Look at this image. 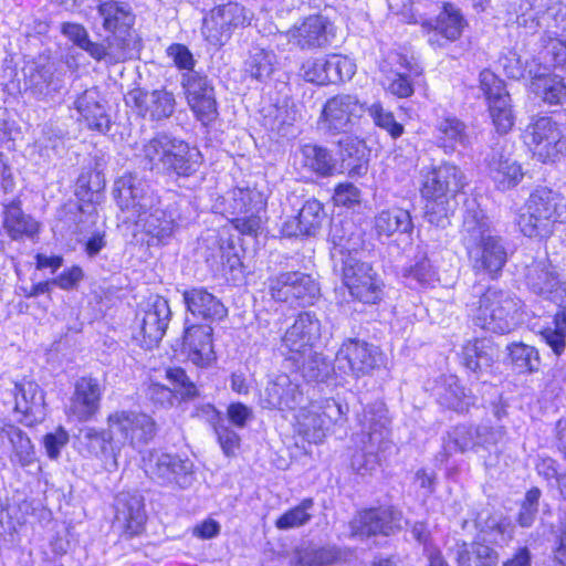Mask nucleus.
<instances>
[{"label": "nucleus", "instance_id": "4", "mask_svg": "<svg viewBox=\"0 0 566 566\" xmlns=\"http://www.w3.org/2000/svg\"><path fill=\"white\" fill-rule=\"evenodd\" d=\"M565 217L566 198L559 191L538 186L530 193L517 226L528 238H548Z\"/></svg>", "mask_w": 566, "mask_h": 566}, {"label": "nucleus", "instance_id": "37", "mask_svg": "<svg viewBox=\"0 0 566 566\" xmlns=\"http://www.w3.org/2000/svg\"><path fill=\"white\" fill-rule=\"evenodd\" d=\"M62 88V80L52 66H29L25 73V91L40 101L52 99Z\"/></svg>", "mask_w": 566, "mask_h": 566}, {"label": "nucleus", "instance_id": "31", "mask_svg": "<svg viewBox=\"0 0 566 566\" xmlns=\"http://www.w3.org/2000/svg\"><path fill=\"white\" fill-rule=\"evenodd\" d=\"M464 23V19L459 9L451 3H444L443 10L439 13L437 19L427 21L423 25L430 30L429 43L431 45L443 46L444 42H442L440 38L446 41L457 40L462 33Z\"/></svg>", "mask_w": 566, "mask_h": 566}, {"label": "nucleus", "instance_id": "49", "mask_svg": "<svg viewBox=\"0 0 566 566\" xmlns=\"http://www.w3.org/2000/svg\"><path fill=\"white\" fill-rule=\"evenodd\" d=\"M276 64V55L273 51L262 48H253L244 63L245 73L258 81H264L271 76Z\"/></svg>", "mask_w": 566, "mask_h": 566}, {"label": "nucleus", "instance_id": "22", "mask_svg": "<svg viewBox=\"0 0 566 566\" xmlns=\"http://www.w3.org/2000/svg\"><path fill=\"white\" fill-rule=\"evenodd\" d=\"M188 104L201 122H209L217 114L213 87L206 76L197 72L182 75Z\"/></svg>", "mask_w": 566, "mask_h": 566}, {"label": "nucleus", "instance_id": "36", "mask_svg": "<svg viewBox=\"0 0 566 566\" xmlns=\"http://www.w3.org/2000/svg\"><path fill=\"white\" fill-rule=\"evenodd\" d=\"M137 223L142 224L148 235L163 243L171 238L177 226L175 212L169 207H155V203L153 209L137 216Z\"/></svg>", "mask_w": 566, "mask_h": 566}, {"label": "nucleus", "instance_id": "5", "mask_svg": "<svg viewBox=\"0 0 566 566\" xmlns=\"http://www.w3.org/2000/svg\"><path fill=\"white\" fill-rule=\"evenodd\" d=\"M388 411L382 402L367 406L359 415V443L361 450L352 458V467L357 473H371L379 462L378 454L390 448Z\"/></svg>", "mask_w": 566, "mask_h": 566}, {"label": "nucleus", "instance_id": "46", "mask_svg": "<svg viewBox=\"0 0 566 566\" xmlns=\"http://www.w3.org/2000/svg\"><path fill=\"white\" fill-rule=\"evenodd\" d=\"M8 440L12 448L10 461L21 468L36 463V453L31 439L18 427L9 429Z\"/></svg>", "mask_w": 566, "mask_h": 566}, {"label": "nucleus", "instance_id": "18", "mask_svg": "<svg viewBox=\"0 0 566 566\" xmlns=\"http://www.w3.org/2000/svg\"><path fill=\"white\" fill-rule=\"evenodd\" d=\"M321 327V322L314 313H300L283 335L282 347L290 356H306L319 338Z\"/></svg>", "mask_w": 566, "mask_h": 566}, {"label": "nucleus", "instance_id": "15", "mask_svg": "<svg viewBox=\"0 0 566 566\" xmlns=\"http://www.w3.org/2000/svg\"><path fill=\"white\" fill-rule=\"evenodd\" d=\"M170 314L168 301L159 295H151L140 304L136 314V324L145 346L151 347L163 338Z\"/></svg>", "mask_w": 566, "mask_h": 566}, {"label": "nucleus", "instance_id": "59", "mask_svg": "<svg viewBox=\"0 0 566 566\" xmlns=\"http://www.w3.org/2000/svg\"><path fill=\"white\" fill-rule=\"evenodd\" d=\"M503 66L507 76L512 78L530 77L533 81L535 77L539 76V71H542L543 67L535 61H532L531 63L528 61H523L516 53H510V55L505 57Z\"/></svg>", "mask_w": 566, "mask_h": 566}, {"label": "nucleus", "instance_id": "63", "mask_svg": "<svg viewBox=\"0 0 566 566\" xmlns=\"http://www.w3.org/2000/svg\"><path fill=\"white\" fill-rule=\"evenodd\" d=\"M539 497L541 490L538 488H532L526 492L517 517V522L522 527H530L534 523L538 512Z\"/></svg>", "mask_w": 566, "mask_h": 566}, {"label": "nucleus", "instance_id": "10", "mask_svg": "<svg viewBox=\"0 0 566 566\" xmlns=\"http://www.w3.org/2000/svg\"><path fill=\"white\" fill-rule=\"evenodd\" d=\"M252 13L238 2L220 4L203 20L202 34L214 45H223L234 29L250 24Z\"/></svg>", "mask_w": 566, "mask_h": 566}, {"label": "nucleus", "instance_id": "53", "mask_svg": "<svg viewBox=\"0 0 566 566\" xmlns=\"http://www.w3.org/2000/svg\"><path fill=\"white\" fill-rule=\"evenodd\" d=\"M313 506L314 501L312 499H304L298 505L290 509L275 521L276 528L290 530L307 524L312 518L311 511Z\"/></svg>", "mask_w": 566, "mask_h": 566}, {"label": "nucleus", "instance_id": "6", "mask_svg": "<svg viewBox=\"0 0 566 566\" xmlns=\"http://www.w3.org/2000/svg\"><path fill=\"white\" fill-rule=\"evenodd\" d=\"M521 301L512 292L489 287L470 307L475 326L495 333L507 334L518 324Z\"/></svg>", "mask_w": 566, "mask_h": 566}, {"label": "nucleus", "instance_id": "20", "mask_svg": "<svg viewBox=\"0 0 566 566\" xmlns=\"http://www.w3.org/2000/svg\"><path fill=\"white\" fill-rule=\"evenodd\" d=\"M401 514L392 509H370L357 514L350 522L353 536L390 535L400 528Z\"/></svg>", "mask_w": 566, "mask_h": 566}, {"label": "nucleus", "instance_id": "21", "mask_svg": "<svg viewBox=\"0 0 566 566\" xmlns=\"http://www.w3.org/2000/svg\"><path fill=\"white\" fill-rule=\"evenodd\" d=\"M61 32L71 40L75 45L86 51L93 59L101 61L108 57L114 62H119L126 59L125 41L119 39V43H114L118 38L107 39V44L92 42L88 39L86 29L78 23L64 22L61 25Z\"/></svg>", "mask_w": 566, "mask_h": 566}, {"label": "nucleus", "instance_id": "35", "mask_svg": "<svg viewBox=\"0 0 566 566\" xmlns=\"http://www.w3.org/2000/svg\"><path fill=\"white\" fill-rule=\"evenodd\" d=\"M3 228L12 240L32 239L39 232V223L23 212L21 202L13 199L3 202Z\"/></svg>", "mask_w": 566, "mask_h": 566}, {"label": "nucleus", "instance_id": "9", "mask_svg": "<svg viewBox=\"0 0 566 566\" xmlns=\"http://www.w3.org/2000/svg\"><path fill=\"white\" fill-rule=\"evenodd\" d=\"M524 139L534 157L544 164L556 161L566 149L559 124L548 116L533 119L525 129Z\"/></svg>", "mask_w": 566, "mask_h": 566}, {"label": "nucleus", "instance_id": "52", "mask_svg": "<svg viewBox=\"0 0 566 566\" xmlns=\"http://www.w3.org/2000/svg\"><path fill=\"white\" fill-rule=\"evenodd\" d=\"M440 146L446 151L454 150L458 145L464 146L468 142L465 126L457 118H444L438 125Z\"/></svg>", "mask_w": 566, "mask_h": 566}, {"label": "nucleus", "instance_id": "51", "mask_svg": "<svg viewBox=\"0 0 566 566\" xmlns=\"http://www.w3.org/2000/svg\"><path fill=\"white\" fill-rule=\"evenodd\" d=\"M301 369L303 377L311 381H323L329 374L331 366L326 358L311 349L304 357L289 356Z\"/></svg>", "mask_w": 566, "mask_h": 566}, {"label": "nucleus", "instance_id": "60", "mask_svg": "<svg viewBox=\"0 0 566 566\" xmlns=\"http://www.w3.org/2000/svg\"><path fill=\"white\" fill-rule=\"evenodd\" d=\"M376 126L385 129L392 138H398L403 134V126L396 122L394 114L386 111L380 103H374L366 108Z\"/></svg>", "mask_w": 566, "mask_h": 566}, {"label": "nucleus", "instance_id": "48", "mask_svg": "<svg viewBox=\"0 0 566 566\" xmlns=\"http://www.w3.org/2000/svg\"><path fill=\"white\" fill-rule=\"evenodd\" d=\"M545 66L539 71V76L532 83L533 90L541 94L543 99L549 104H560L566 99V85L563 78L557 75L546 74Z\"/></svg>", "mask_w": 566, "mask_h": 566}, {"label": "nucleus", "instance_id": "58", "mask_svg": "<svg viewBox=\"0 0 566 566\" xmlns=\"http://www.w3.org/2000/svg\"><path fill=\"white\" fill-rule=\"evenodd\" d=\"M297 216L303 224V233L306 235L315 234L325 219L323 205L316 199L307 200Z\"/></svg>", "mask_w": 566, "mask_h": 566}, {"label": "nucleus", "instance_id": "3", "mask_svg": "<svg viewBox=\"0 0 566 566\" xmlns=\"http://www.w3.org/2000/svg\"><path fill=\"white\" fill-rule=\"evenodd\" d=\"M142 163L157 174L189 177L201 165V154L184 140L160 134L147 140L142 149Z\"/></svg>", "mask_w": 566, "mask_h": 566}, {"label": "nucleus", "instance_id": "12", "mask_svg": "<svg viewBox=\"0 0 566 566\" xmlns=\"http://www.w3.org/2000/svg\"><path fill=\"white\" fill-rule=\"evenodd\" d=\"M365 112L366 106L357 96L349 94L336 95L324 105L318 128L329 135L347 133Z\"/></svg>", "mask_w": 566, "mask_h": 566}, {"label": "nucleus", "instance_id": "11", "mask_svg": "<svg viewBox=\"0 0 566 566\" xmlns=\"http://www.w3.org/2000/svg\"><path fill=\"white\" fill-rule=\"evenodd\" d=\"M78 451L88 458L99 460L103 468L108 472L118 470V458L122 452V442L116 439L115 433L94 427L80 429L76 436Z\"/></svg>", "mask_w": 566, "mask_h": 566}, {"label": "nucleus", "instance_id": "47", "mask_svg": "<svg viewBox=\"0 0 566 566\" xmlns=\"http://www.w3.org/2000/svg\"><path fill=\"white\" fill-rule=\"evenodd\" d=\"M265 201L261 192L250 188H235L230 192L229 212L231 214H248L263 212Z\"/></svg>", "mask_w": 566, "mask_h": 566}, {"label": "nucleus", "instance_id": "26", "mask_svg": "<svg viewBox=\"0 0 566 566\" xmlns=\"http://www.w3.org/2000/svg\"><path fill=\"white\" fill-rule=\"evenodd\" d=\"M331 28L332 24L327 18L313 14L293 25L287 31V40L302 50L323 48L331 41Z\"/></svg>", "mask_w": 566, "mask_h": 566}, {"label": "nucleus", "instance_id": "25", "mask_svg": "<svg viewBox=\"0 0 566 566\" xmlns=\"http://www.w3.org/2000/svg\"><path fill=\"white\" fill-rule=\"evenodd\" d=\"M525 281L536 295L553 302L562 301L566 294L555 268L546 261H536L526 268Z\"/></svg>", "mask_w": 566, "mask_h": 566}, {"label": "nucleus", "instance_id": "55", "mask_svg": "<svg viewBox=\"0 0 566 566\" xmlns=\"http://www.w3.org/2000/svg\"><path fill=\"white\" fill-rule=\"evenodd\" d=\"M479 447L476 428L469 426H457L448 433L446 449L448 452H464Z\"/></svg>", "mask_w": 566, "mask_h": 566}, {"label": "nucleus", "instance_id": "33", "mask_svg": "<svg viewBox=\"0 0 566 566\" xmlns=\"http://www.w3.org/2000/svg\"><path fill=\"white\" fill-rule=\"evenodd\" d=\"M187 310L202 319H221L227 315V308L205 287H192L182 293Z\"/></svg>", "mask_w": 566, "mask_h": 566}, {"label": "nucleus", "instance_id": "50", "mask_svg": "<svg viewBox=\"0 0 566 566\" xmlns=\"http://www.w3.org/2000/svg\"><path fill=\"white\" fill-rule=\"evenodd\" d=\"M542 19L543 31L548 40L566 36V3L552 1L542 12Z\"/></svg>", "mask_w": 566, "mask_h": 566}, {"label": "nucleus", "instance_id": "45", "mask_svg": "<svg viewBox=\"0 0 566 566\" xmlns=\"http://www.w3.org/2000/svg\"><path fill=\"white\" fill-rule=\"evenodd\" d=\"M439 401L442 406L457 412H467L475 405V397L465 391L457 377L450 376L446 379V386L439 396Z\"/></svg>", "mask_w": 566, "mask_h": 566}, {"label": "nucleus", "instance_id": "7", "mask_svg": "<svg viewBox=\"0 0 566 566\" xmlns=\"http://www.w3.org/2000/svg\"><path fill=\"white\" fill-rule=\"evenodd\" d=\"M465 184V176L460 167L450 163L424 167L420 171L421 196L436 203L448 202L464 188Z\"/></svg>", "mask_w": 566, "mask_h": 566}, {"label": "nucleus", "instance_id": "29", "mask_svg": "<svg viewBox=\"0 0 566 566\" xmlns=\"http://www.w3.org/2000/svg\"><path fill=\"white\" fill-rule=\"evenodd\" d=\"M182 352L197 366H208L214 359L212 346V327L210 325H191L186 328Z\"/></svg>", "mask_w": 566, "mask_h": 566}, {"label": "nucleus", "instance_id": "8", "mask_svg": "<svg viewBox=\"0 0 566 566\" xmlns=\"http://www.w3.org/2000/svg\"><path fill=\"white\" fill-rule=\"evenodd\" d=\"M107 427L122 442L133 449L148 444L157 433V423L151 416L136 410H116L108 415Z\"/></svg>", "mask_w": 566, "mask_h": 566}, {"label": "nucleus", "instance_id": "24", "mask_svg": "<svg viewBox=\"0 0 566 566\" xmlns=\"http://www.w3.org/2000/svg\"><path fill=\"white\" fill-rule=\"evenodd\" d=\"M116 523L127 538L138 536L145 530L147 514L144 500L137 493L122 492L115 500Z\"/></svg>", "mask_w": 566, "mask_h": 566}, {"label": "nucleus", "instance_id": "40", "mask_svg": "<svg viewBox=\"0 0 566 566\" xmlns=\"http://www.w3.org/2000/svg\"><path fill=\"white\" fill-rule=\"evenodd\" d=\"M464 366L473 373L490 368L497 358V349L486 338L469 340L462 348Z\"/></svg>", "mask_w": 566, "mask_h": 566}, {"label": "nucleus", "instance_id": "38", "mask_svg": "<svg viewBox=\"0 0 566 566\" xmlns=\"http://www.w3.org/2000/svg\"><path fill=\"white\" fill-rule=\"evenodd\" d=\"M340 166L350 177L364 176L368 170V150L363 140L346 137L338 142Z\"/></svg>", "mask_w": 566, "mask_h": 566}, {"label": "nucleus", "instance_id": "62", "mask_svg": "<svg viewBox=\"0 0 566 566\" xmlns=\"http://www.w3.org/2000/svg\"><path fill=\"white\" fill-rule=\"evenodd\" d=\"M291 276H296V272H284L270 280V292L275 301L293 303L296 282Z\"/></svg>", "mask_w": 566, "mask_h": 566}, {"label": "nucleus", "instance_id": "34", "mask_svg": "<svg viewBox=\"0 0 566 566\" xmlns=\"http://www.w3.org/2000/svg\"><path fill=\"white\" fill-rule=\"evenodd\" d=\"M75 109L86 122L90 129L105 133L109 129L111 120L106 107L102 103L99 92L90 88L83 92L74 102Z\"/></svg>", "mask_w": 566, "mask_h": 566}, {"label": "nucleus", "instance_id": "23", "mask_svg": "<svg viewBox=\"0 0 566 566\" xmlns=\"http://www.w3.org/2000/svg\"><path fill=\"white\" fill-rule=\"evenodd\" d=\"M117 203L122 210H132L139 216L153 209L155 197L149 186L135 175H125L115 182L114 189Z\"/></svg>", "mask_w": 566, "mask_h": 566}, {"label": "nucleus", "instance_id": "17", "mask_svg": "<svg viewBox=\"0 0 566 566\" xmlns=\"http://www.w3.org/2000/svg\"><path fill=\"white\" fill-rule=\"evenodd\" d=\"M145 473L159 483L176 482L184 485L192 472V463L160 450H150L143 458Z\"/></svg>", "mask_w": 566, "mask_h": 566}, {"label": "nucleus", "instance_id": "44", "mask_svg": "<svg viewBox=\"0 0 566 566\" xmlns=\"http://www.w3.org/2000/svg\"><path fill=\"white\" fill-rule=\"evenodd\" d=\"M302 165L318 176L333 175L336 161L332 154L324 147L317 145H305L301 148Z\"/></svg>", "mask_w": 566, "mask_h": 566}, {"label": "nucleus", "instance_id": "27", "mask_svg": "<svg viewBox=\"0 0 566 566\" xmlns=\"http://www.w3.org/2000/svg\"><path fill=\"white\" fill-rule=\"evenodd\" d=\"M490 178L500 191L515 188L524 177L522 165L503 147L493 148L486 158Z\"/></svg>", "mask_w": 566, "mask_h": 566}, {"label": "nucleus", "instance_id": "2", "mask_svg": "<svg viewBox=\"0 0 566 566\" xmlns=\"http://www.w3.org/2000/svg\"><path fill=\"white\" fill-rule=\"evenodd\" d=\"M462 243L476 274L496 279L507 262V250L501 237L493 233L481 211L469 210L463 219Z\"/></svg>", "mask_w": 566, "mask_h": 566}, {"label": "nucleus", "instance_id": "14", "mask_svg": "<svg viewBox=\"0 0 566 566\" xmlns=\"http://www.w3.org/2000/svg\"><path fill=\"white\" fill-rule=\"evenodd\" d=\"M6 392L12 397L10 401L6 400V405L11 406L15 412L21 415L20 422L25 426H34L44 420V394L36 382L27 379L19 382L11 381Z\"/></svg>", "mask_w": 566, "mask_h": 566}, {"label": "nucleus", "instance_id": "54", "mask_svg": "<svg viewBox=\"0 0 566 566\" xmlns=\"http://www.w3.org/2000/svg\"><path fill=\"white\" fill-rule=\"evenodd\" d=\"M554 328H545L541 335L555 355L560 356L566 349V305L555 315Z\"/></svg>", "mask_w": 566, "mask_h": 566}, {"label": "nucleus", "instance_id": "57", "mask_svg": "<svg viewBox=\"0 0 566 566\" xmlns=\"http://www.w3.org/2000/svg\"><path fill=\"white\" fill-rule=\"evenodd\" d=\"M296 282L294 285L293 302L298 305H311L319 296V286L317 282L308 274L296 272V276H291Z\"/></svg>", "mask_w": 566, "mask_h": 566}, {"label": "nucleus", "instance_id": "64", "mask_svg": "<svg viewBox=\"0 0 566 566\" xmlns=\"http://www.w3.org/2000/svg\"><path fill=\"white\" fill-rule=\"evenodd\" d=\"M521 12L516 15V24L525 29L527 33H534L543 29L542 12L545 10L534 8L530 2L520 6Z\"/></svg>", "mask_w": 566, "mask_h": 566}, {"label": "nucleus", "instance_id": "19", "mask_svg": "<svg viewBox=\"0 0 566 566\" xmlns=\"http://www.w3.org/2000/svg\"><path fill=\"white\" fill-rule=\"evenodd\" d=\"M126 104L144 118L161 120L172 115L176 106L172 93L161 90L134 88L126 95Z\"/></svg>", "mask_w": 566, "mask_h": 566}, {"label": "nucleus", "instance_id": "56", "mask_svg": "<svg viewBox=\"0 0 566 566\" xmlns=\"http://www.w3.org/2000/svg\"><path fill=\"white\" fill-rule=\"evenodd\" d=\"M327 84L350 80L356 72V65L347 56L333 54L325 56Z\"/></svg>", "mask_w": 566, "mask_h": 566}, {"label": "nucleus", "instance_id": "39", "mask_svg": "<svg viewBox=\"0 0 566 566\" xmlns=\"http://www.w3.org/2000/svg\"><path fill=\"white\" fill-rule=\"evenodd\" d=\"M295 430L306 441L322 442L328 431L318 403H311L307 407H298L295 415Z\"/></svg>", "mask_w": 566, "mask_h": 566}, {"label": "nucleus", "instance_id": "42", "mask_svg": "<svg viewBox=\"0 0 566 566\" xmlns=\"http://www.w3.org/2000/svg\"><path fill=\"white\" fill-rule=\"evenodd\" d=\"M455 559L459 566H497L499 553L482 543H463L457 546Z\"/></svg>", "mask_w": 566, "mask_h": 566}, {"label": "nucleus", "instance_id": "1", "mask_svg": "<svg viewBox=\"0 0 566 566\" xmlns=\"http://www.w3.org/2000/svg\"><path fill=\"white\" fill-rule=\"evenodd\" d=\"M331 254L342 263V279L350 295L365 304H376L382 297L384 283L373 266L357 258L361 247L360 234L352 222L333 223Z\"/></svg>", "mask_w": 566, "mask_h": 566}, {"label": "nucleus", "instance_id": "61", "mask_svg": "<svg viewBox=\"0 0 566 566\" xmlns=\"http://www.w3.org/2000/svg\"><path fill=\"white\" fill-rule=\"evenodd\" d=\"M511 358L517 368L532 373L537 370L539 357L537 350L525 344H514L510 347Z\"/></svg>", "mask_w": 566, "mask_h": 566}, {"label": "nucleus", "instance_id": "16", "mask_svg": "<svg viewBox=\"0 0 566 566\" xmlns=\"http://www.w3.org/2000/svg\"><path fill=\"white\" fill-rule=\"evenodd\" d=\"M378 360L379 353L375 346L352 338L342 344L335 357V364L339 370L357 378L370 374Z\"/></svg>", "mask_w": 566, "mask_h": 566}, {"label": "nucleus", "instance_id": "43", "mask_svg": "<svg viewBox=\"0 0 566 566\" xmlns=\"http://www.w3.org/2000/svg\"><path fill=\"white\" fill-rule=\"evenodd\" d=\"M342 559V552L335 546H307L295 552L294 566H328Z\"/></svg>", "mask_w": 566, "mask_h": 566}, {"label": "nucleus", "instance_id": "30", "mask_svg": "<svg viewBox=\"0 0 566 566\" xmlns=\"http://www.w3.org/2000/svg\"><path fill=\"white\" fill-rule=\"evenodd\" d=\"M102 390L98 381L83 377L75 384V390L69 406V413L78 421H87L99 409Z\"/></svg>", "mask_w": 566, "mask_h": 566}, {"label": "nucleus", "instance_id": "32", "mask_svg": "<svg viewBox=\"0 0 566 566\" xmlns=\"http://www.w3.org/2000/svg\"><path fill=\"white\" fill-rule=\"evenodd\" d=\"M98 15L103 20V28L113 33L108 39H123L125 41V54L127 55L128 42L123 36L134 24V14L130 7L125 2H117L114 0L102 1L97 7ZM120 41H114L119 43Z\"/></svg>", "mask_w": 566, "mask_h": 566}, {"label": "nucleus", "instance_id": "13", "mask_svg": "<svg viewBox=\"0 0 566 566\" xmlns=\"http://www.w3.org/2000/svg\"><path fill=\"white\" fill-rule=\"evenodd\" d=\"M479 87L489 104V113L499 134L509 133L514 125L511 96L504 82L490 70L481 71Z\"/></svg>", "mask_w": 566, "mask_h": 566}, {"label": "nucleus", "instance_id": "41", "mask_svg": "<svg viewBox=\"0 0 566 566\" xmlns=\"http://www.w3.org/2000/svg\"><path fill=\"white\" fill-rule=\"evenodd\" d=\"M412 228L409 211L401 208L382 210L374 218V230L378 237L389 238L395 233H409Z\"/></svg>", "mask_w": 566, "mask_h": 566}, {"label": "nucleus", "instance_id": "28", "mask_svg": "<svg viewBox=\"0 0 566 566\" xmlns=\"http://www.w3.org/2000/svg\"><path fill=\"white\" fill-rule=\"evenodd\" d=\"M305 397L300 386L293 382L287 375H279L269 381L261 396L263 408L277 409L281 411L296 410Z\"/></svg>", "mask_w": 566, "mask_h": 566}]
</instances>
